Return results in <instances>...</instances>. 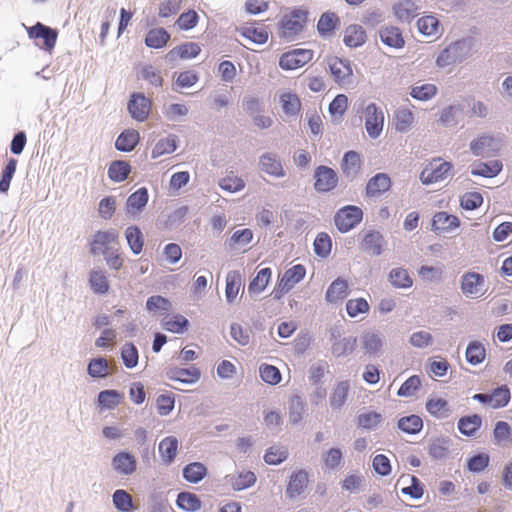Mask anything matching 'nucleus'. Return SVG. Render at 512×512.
<instances>
[{"label":"nucleus","instance_id":"f257e3e1","mask_svg":"<svg viewBox=\"0 0 512 512\" xmlns=\"http://www.w3.org/2000/svg\"><path fill=\"white\" fill-rule=\"evenodd\" d=\"M475 45L476 41L473 37H464L451 42L438 54L435 61L436 66L445 68L463 62L474 54L476 51Z\"/></svg>","mask_w":512,"mask_h":512},{"label":"nucleus","instance_id":"f03ea898","mask_svg":"<svg viewBox=\"0 0 512 512\" xmlns=\"http://www.w3.org/2000/svg\"><path fill=\"white\" fill-rule=\"evenodd\" d=\"M460 290L467 298H482L488 290L485 277L477 272H465L460 278Z\"/></svg>","mask_w":512,"mask_h":512},{"label":"nucleus","instance_id":"7ed1b4c3","mask_svg":"<svg viewBox=\"0 0 512 512\" xmlns=\"http://www.w3.org/2000/svg\"><path fill=\"white\" fill-rule=\"evenodd\" d=\"M501 146V139L490 134H482L473 139L469 144L470 151L474 156L484 158L497 155Z\"/></svg>","mask_w":512,"mask_h":512},{"label":"nucleus","instance_id":"20e7f679","mask_svg":"<svg viewBox=\"0 0 512 512\" xmlns=\"http://www.w3.org/2000/svg\"><path fill=\"white\" fill-rule=\"evenodd\" d=\"M363 219V211L355 205H346L340 208L335 216L334 223L341 233H347L355 228Z\"/></svg>","mask_w":512,"mask_h":512},{"label":"nucleus","instance_id":"39448f33","mask_svg":"<svg viewBox=\"0 0 512 512\" xmlns=\"http://www.w3.org/2000/svg\"><path fill=\"white\" fill-rule=\"evenodd\" d=\"M362 113L365 120V129L372 139H377L384 128V112L375 103H369L362 106Z\"/></svg>","mask_w":512,"mask_h":512},{"label":"nucleus","instance_id":"423d86ee","mask_svg":"<svg viewBox=\"0 0 512 512\" xmlns=\"http://www.w3.org/2000/svg\"><path fill=\"white\" fill-rule=\"evenodd\" d=\"M305 274L306 270L301 264L294 265L286 270L273 290L274 298L280 299L285 293L302 281Z\"/></svg>","mask_w":512,"mask_h":512},{"label":"nucleus","instance_id":"0eeeda50","mask_svg":"<svg viewBox=\"0 0 512 512\" xmlns=\"http://www.w3.org/2000/svg\"><path fill=\"white\" fill-rule=\"evenodd\" d=\"M28 36L35 40H42V43L36 42V45L49 53H51L56 45L58 32L49 26H46L40 22L28 29Z\"/></svg>","mask_w":512,"mask_h":512},{"label":"nucleus","instance_id":"6e6552de","mask_svg":"<svg viewBox=\"0 0 512 512\" xmlns=\"http://www.w3.org/2000/svg\"><path fill=\"white\" fill-rule=\"evenodd\" d=\"M452 169L450 162H442L434 159L420 174V180L424 185L437 183L446 179Z\"/></svg>","mask_w":512,"mask_h":512},{"label":"nucleus","instance_id":"1a4fd4ad","mask_svg":"<svg viewBox=\"0 0 512 512\" xmlns=\"http://www.w3.org/2000/svg\"><path fill=\"white\" fill-rule=\"evenodd\" d=\"M314 189L319 193H327L338 185V175L330 167L320 165L314 170Z\"/></svg>","mask_w":512,"mask_h":512},{"label":"nucleus","instance_id":"9d476101","mask_svg":"<svg viewBox=\"0 0 512 512\" xmlns=\"http://www.w3.org/2000/svg\"><path fill=\"white\" fill-rule=\"evenodd\" d=\"M307 12L304 10H294L286 15L281 22L282 36L292 39L299 34L306 23Z\"/></svg>","mask_w":512,"mask_h":512},{"label":"nucleus","instance_id":"9b49d317","mask_svg":"<svg viewBox=\"0 0 512 512\" xmlns=\"http://www.w3.org/2000/svg\"><path fill=\"white\" fill-rule=\"evenodd\" d=\"M313 58V51L309 49H294L283 53L279 66L283 70H294L307 64Z\"/></svg>","mask_w":512,"mask_h":512},{"label":"nucleus","instance_id":"f8f14e48","mask_svg":"<svg viewBox=\"0 0 512 512\" xmlns=\"http://www.w3.org/2000/svg\"><path fill=\"white\" fill-rule=\"evenodd\" d=\"M150 108L151 101L142 93H133L127 105L129 114L138 122H144L148 118Z\"/></svg>","mask_w":512,"mask_h":512},{"label":"nucleus","instance_id":"ddd939ff","mask_svg":"<svg viewBox=\"0 0 512 512\" xmlns=\"http://www.w3.org/2000/svg\"><path fill=\"white\" fill-rule=\"evenodd\" d=\"M421 9L418 0H400L392 7L394 16L401 23H410L420 14Z\"/></svg>","mask_w":512,"mask_h":512},{"label":"nucleus","instance_id":"4468645a","mask_svg":"<svg viewBox=\"0 0 512 512\" xmlns=\"http://www.w3.org/2000/svg\"><path fill=\"white\" fill-rule=\"evenodd\" d=\"M328 65L337 84L341 86L350 84L353 70L349 60L334 57L329 60Z\"/></svg>","mask_w":512,"mask_h":512},{"label":"nucleus","instance_id":"2eb2a0df","mask_svg":"<svg viewBox=\"0 0 512 512\" xmlns=\"http://www.w3.org/2000/svg\"><path fill=\"white\" fill-rule=\"evenodd\" d=\"M119 233L115 229H109L106 231H97L94 234L93 240L90 244V252L93 255H98L107 251V248H111L109 245L117 242Z\"/></svg>","mask_w":512,"mask_h":512},{"label":"nucleus","instance_id":"dca6fc26","mask_svg":"<svg viewBox=\"0 0 512 512\" xmlns=\"http://www.w3.org/2000/svg\"><path fill=\"white\" fill-rule=\"evenodd\" d=\"M259 167L261 171L275 178H282L286 175L281 160L275 153L262 154L259 158Z\"/></svg>","mask_w":512,"mask_h":512},{"label":"nucleus","instance_id":"f3484780","mask_svg":"<svg viewBox=\"0 0 512 512\" xmlns=\"http://www.w3.org/2000/svg\"><path fill=\"white\" fill-rule=\"evenodd\" d=\"M225 479L234 491L248 489L257 481L255 473L249 470L236 471L235 473L227 475Z\"/></svg>","mask_w":512,"mask_h":512},{"label":"nucleus","instance_id":"a211bd4d","mask_svg":"<svg viewBox=\"0 0 512 512\" xmlns=\"http://www.w3.org/2000/svg\"><path fill=\"white\" fill-rule=\"evenodd\" d=\"M432 230L436 233H449L460 226L457 216L440 211L432 218Z\"/></svg>","mask_w":512,"mask_h":512},{"label":"nucleus","instance_id":"6ab92c4d","mask_svg":"<svg viewBox=\"0 0 512 512\" xmlns=\"http://www.w3.org/2000/svg\"><path fill=\"white\" fill-rule=\"evenodd\" d=\"M379 37L381 42L394 49H401L405 45V40L401 30L393 25H386L380 28Z\"/></svg>","mask_w":512,"mask_h":512},{"label":"nucleus","instance_id":"aec40b11","mask_svg":"<svg viewBox=\"0 0 512 512\" xmlns=\"http://www.w3.org/2000/svg\"><path fill=\"white\" fill-rule=\"evenodd\" d=\"M166 375L168 379L179 381L184 384L196 383L201 377L200 370L195 366H191L189 368H169Z\"/></svg>","mask_w":512,"mask_h":512},{"label":"nucleus","instance_id":"412c9836","mask_svg":"<svg viewBox=\"0 0 512 512\" xmlns=\"http://www.w3.org/2000/svg\"><path fill=\"white\" fill-rule=\"evenodd\" d=\"M308 472L304 469H300L294 472L289 479L286 495L290 499H294L301 495L308 485Z\"/></svg>","mask_w":512,"mask_h":512},{"label":"nucleus","instance_id":"4be33fe9","mask_svg":"<svg viewBox=\"0 0 512 512\" xmlns=\"http://www.w3.org/2000/svg\"><path fill=\"white\" fill-rule=\"evenodd\" d=\"M391 179L386 173H377L369 179L366 185V195L376 197L387 192L391 188Z\"/></svg>","mask_w":512,"mask_h":512},{"label":"nucleus","instance_id":"5701e85b","mask_svg":"<svg viewBox=\"0 0 512 512\" xmlns=\"http://www.w3.org/2000/svg\"><path fill=\"white\" fill-rule=\"evenodd\" d=\"M361 164L360 155L355 151H348L344 154L342 159V172L347 179L352 181L358 176Z\"/></svg>","mask_w":512,"mask_h":512},{"label":"nucleus","instance_id":"b1692460","mask_svg":"<svg viewBox=\"0 0 512 512\" xmlns=\"http://www.w3.org/2000/svg\"><path fill=\"white\" fill-rule=\"evenodd\" d=\"M149 199L148 190L145 187L139 188L132 193L126 201V212L129 215H138L147 205Z\"/></svg>","mask_w":512,"mask_h":512},{"label":"nucleus","instance_id":"393cba45","mask_svg":"<svg viewBox=\"0 0 512 512\" xmlns=\"http://www.w3.org/2000/svg\"><path fill=\"white\" fill-rule=\"evenodd\" d=\"M114 470L122 475H131L136 470L135 457L128 452H119L112 459Z\"/></svg>","mask_w":512,"mask_h":512},{"label":"nucleus","instance_id":"a878e982","mask_svg":"<svg viewBox=\"0 0 512 512\" xmlns=\"http://www.w3.org/2000/svg\"><path fill=\"white\" fill-rule=\"evenodd\" d=\"M384 242L383 235L378 231L372 230L364 235L361 246L365 252L373 256H379L383 252Z\"/></svg>","mask_w":512,"mask_h":512},{"label":"nucleus","instance_id":"bb28decb","mask_svg":"<svg viewBox=\"0 0 512 512\" xmlns=\"http://www.w3.org/2000/svg\"><path fill=\"white\" fill-rule=\"evenodd\" d=\"M321 460L325 470L338 471L344 465L343 452L338 447H331L321 454Z\"/></svg>","mask_w":512,"mask_h":512},{"label":"nucleus","instance_id":"cd10ccee","mask_svg":"<svg viewBox=\"0 0 512 512\" xmlns=\"http://www.w3.org/2000/svg\"><path fill=\"white\" fill-rule=\"evenodd\" d=\"M361 341L366 353L370 355H379L382 353L385 340L380 333L371 331L365 332L361 337Z\"/></svg>","mask_w":512,"mask_h":512},{"label":"nucleus","instance_id":"c85d7f7f","mask_svg":"<svg viewBox=\"0 0 512 512\" xmlns=\"http://www.w3.org/2000/svg\"><path fill=\"white\" fill-rule=\"evenodd\" d=\"M366 39V32L360 25H349L344 31L343 42L348 47H360L366 42Z\"/></svg>","mask_w":512,"mask_h":512},{"label":"nucleus","instance_id":"c756f323","mask_svg":"<svg viewBox=\"0 0 512 512\" xmlns=\"http://www.w3.org/2000/svg\"><path fill=\"white\" fill-rule=\"evenodd\" d=\"M200 52L201 47L198 43L187 42L171 49L167 53V58L169 60H175L176 58L192 59L198 56Z\"/></svg>","mask_w":512,"mask_h":512},{"label":"nucleus","instance_id":"7c9ffc66","mask_svg":"<svg viewBox=\"0 0 512 512\" xmlns=\"http://www.w3.org/2000/svg\"><path fill=\"white\" fill-rule=\"evenodd\" d=\"M243 285L242 276L239 271H229L226 275L225 298L227 303L232 304Z\"/></svg>","mask_w":512,"mask_h":512},{"label":"nucleus","instance_id":"2f4dec72","mask_svg":"<svg viewBox=\"0 0 512 512\" xmlns=\"http://www.w3.org/2000/svg\"><path fill=\"white\" fill-rule=\"evenodd\" d=\"M349 390V381H340L335 385L329 397V403L333 410L341 409L344 406L349 395Z\"/></svg>","mask_w":512,"mask_h":512},{"label":"nucleus","instance_id":"473e14b6","mask_svg":"<svg viewBox=\"0 0 512 512\" xmlns=\"http://www.w3.org/2000/svg\"><path fill=\"white\" fill-rule=\"evenodd\" d=\"M178 147V137L170 134L165 138L159 139L151 151V158L157 159L165 154L173 153Z\"/></svg>","mask_w":512,"mask_h":512},{"label":"nucleus","instance_id":"72a5a7b5","mask_svg":"<svg viewBox=\"0 0 512 512\" xmlns=\"http://www.w3.org/2000/svg\"><path fill=\"white\" fill-rule=\"evenodd\" d=\"M348 296V283L342 278H337L328 287L325 293V300L329 303H336Z\"/></svg>","mask_w":512,"mask_h":512},{"label":"nucleus","instance_id":"f704fd0d","mask_svg":"<svg viewBox=\"0 0 512 512\" xmlns=\"http://www.w3.org/2000/svg\"><path fill=\"white\" fill-rule=\"evenodd\" d=\"M503 165L499 160H492L484 163L480 162L472 166L471 174L485 178H493L502 171Z\"/></svg>","mask_w":512,"mask_h":512},{"label":"nucleus","instance_id":"c9c22d12","mask_svg":"<svg viewBox=\"0 0 512 512\" xmlns=\"http://www.w3.org/2000/svg\"><path fill=\"white\" fill-rule=\"evenodd\" d=\"M306 410L307 405L305 401L299 395L292 396L288 403V417L290 423L293 425L300 423Z\"/></svg>","mask_w":512,"mask_h":512},{"label":"nucleus","instance_id":"e433bc0d","mask_svg":"<svg viewBox=\"0 0 512 512\" xmlns=\"http://www.w3.org/2000/svg\"><path fill=\"white\" fill-rule=\"evenodd\" d=\"M159 454L163 463L171 464L176 457L178 449V440L174 436H168L159 443Z\"/></svg>","mask_w":512,"mask_h":512},{"label":"nucleus","instance_id":"4c0bfd02","mask_svg":"<svg viewBox=\"0 0 512 512\" xmlns=\"http://www.w3.org/2000/svg\"><path fill=\"white\" fill-rule=\"evenodd\" d=\"M139 139V133L136 130H125L117 137L115 147L119 151L130 152L136 147Z\"/></svg>","mask_w":512,"mask_h":512},{"label":"nucleus","instance_id":"58836bf2","mask_svg":"<svg viewBox=\"0 0 512 512\" xmlns=\"http://www.w3.org/2000/svg\"><path fill=\"white\" fill-rule=\"evenodd\" d=\"M89 284L95 294L104 295L109 291L110 285L103 270L93 269L89 275Z\"/></svg>","mask_w":512,"mask_h":512},{"label":"nucleus","instance_id":"ea45409f","mask_svg":"<svg viewBox=\"0 0 512 512\" xmlns=\"http://www.w3.org/2000/svg\"><path fill=\"white\" fill-rule=\"evenodd\" d=\"M457 426L463 435L472 437L481 428L482 418L477 414L464 416L459 419Z\"/></svg>","mask_w":512,"mask_h":512},{"label":"nucleus","instance_id":"a19ab883","mask_svg":"<svg viewBox=\"0 0 512 512\" xmlns=\"http://www.w3.org/2000/svg\"><path fill=\"white\" fill-rule=\"evenodd\" d=\"M125 238L132 253L138 255L143 250L144 237L138 226H129L125 230Z\"/></svg>","mask_w":512,"mask_h":512},{"label":"nucleus","instance_id":"79ce46f5","mask_svg":"<svg viewBox=\"0 0 512 512\" xmlns=\"http://www.w3.org/2000/svg\"><path fill=\"white\" fill-rule=\"evenodd\" d=\"M176 504L179 509L185 512H197L202 506L198 496L190 492H180L177 496Z\"/></svg>","mask_w":512,"mask_h":512},{"label":"nucleus","instance_id":"37998d69","mask_svg":"<svg viewBox=\"0 0 512 512\" xmlns=\"http://www.w3.org/2000/svg\"><path fill=\"white\" fill-rule=\"evenodd\" d=\"M388 279L391 285L398 289H407L413 285L408 271L402 267L394 268L389 272Z\"/></svg>","mask_w":512,"mask_h":512},{"label":"nucleus","instance_id":"c03bdc74","mask_svg":"<svg viewBox=\"0 0 512 512\" xmlns=\"http://www.w3.org/2000/svg\"><path fill=\"white\" fill-rule=\"evenodd\" d=\"M280 103L286 115L296 116L301 109L299 97L292 92H283L280 94Z\"/></svg>","mask_w":512,"mask_h":512},{"label":"nucleus","instance_id":"a18cd8bd","mask_svg":"<svg viewBox=\"0 0 512 512\" xmlns=\"http://www.w3.org/2000/svg\"><path fill=\"white\" fill-rule=\"evenodd\" d=\"M170 39V34L164 28L151 29L145 38V44L154 49L164 47Z\"/></svg>","mask_w":512,"mask_h":512},{"label":"nucleus","instance_id":"49530a36","mask_svg":"<svg viewBox=\"0 0 512 512\" xmlns=\"http://www.w3.org/2000/svg\"><path fill=\"white\" fill-rule=\"evenodd\" d=\"M466 360L471 365H478L485 360L486 349L479 341H471L465 352Z\"/></svg>","mask_w":512,"mask_h":512},{"label":"nucleus","instance_id":"de8ad7c7","mask_svg":"<svg viewBox=\"0 0 512 512\" xmlns=\"http://www.w3.org/2000/svg\"><path fill=\"white\" fill-rule=\"evenodd\" d=\"M356 337L349 336L335 339L331 346V352L336 357L352 353L356 347Z\"/></svg>","mask_w":512,"mask_h":512},{"label":"nucleus","instance_id":"09e8293b","mask_svg":"<svg viewBox=\"0 0 512 512\" xmlns=\"http://www.w3.org/2000/svg\"><path fill=\"white\" fill-rule=\"evenodd\" d=\"M440 22L433 15L421 17L417 21L418 31L427 37L436 36L439 34Z\"/></svg>","mask_w":512,"mask_h":512},{"label":"nucleus","instance_id":"8fccbe9b","mask_svg":"<svg viewBox=\"0 0 512 512\" xmlns=\"http://www.w3.org/2000/svg\"><path fill=\"white\" fill-rule=\"evenodd\" d=\"M207 474V468L200 462H193L186 465L183 469V477L190 483L200 482Z\"/></svg>","mask_w":512,"mask_h":512},{"label":"nucleus","instance_id":"3c124183","mask_svg":"<svg viewBox=\"0 0 512 512\" xmlns=\"http://www.w3.org/2000/svg\"><path fill=\"white\" fill-rule=\"evenodd\" d=\"M463 112L462 104H452L441 110L439 115V122L443 126H452L457 123L459 116Z\"/></svg>","mask_w":512,"mask_h":512},{"label":"nucleus","instance_id":"603ef678","mask_svg":"<svg viewBox=\"0 0 512 512\" xmlns=\"http://www.w3.org/2000/svg\"><path fill=\"white\" fill-rule=\"evenodd\" d=\"M426 409L431 415L440 419L447 418L451 412L448 402L442 398H430L426 402Z\"/></svg>","mask_w":512,"mask_h":512},{"label":"nucleus","instance_id":"864d4df0","mask_svg":"<svg viewBox=\"0 0 512 512\" xmlns=\"http://www.w3.org/2000/svg\"><path fill=\"white\" fill-rule=\"evenodd\" d=\"M338 22V17L335 13L326 12L321 15L318 23L317 30L321 37L326 38L332 35L336 23Z\"/></svg>","mask_w":512,"mask_h":512},{"label":"nucleus","instance_id":"5fc2aeb1","mask_svg":"<svg viewBox=\"0 0 512 512\" xmlns=\"http://www.w3.org/2000/svg\"><path fill=\"white\" fill-rule=\"evenodd\" d=\"M271 275L272 271L270 268H263L258 271L257 275L250 282L248 291L254 294L263 292L270 281Z\"/></svg>","mask_w":512,"mask_h":512},{"label":"nucleus","instance_id":"6e6d98bb","mask_svg":"<svg viewBox=\"0 0 512 512\" xmlns=\"http://www.w3.org/2000/svg\"><path fill=\"white\" fill-rule=\"evenodd\" d=\"M189 321L182 315L177 314L172 317H166L162 320V326L166 331L182 334L187 329Z\"/></svg>","mask_w":512,"mask_h":512},{"label":"nucleus","instance_id":"4d7b16f0","mask_svg":"<svg viewBox=\"0 0 512 512\" xmlns=\"http://www.w3.org/2000/svg\"><path fill=\"white\" fill-rule=\"evenodd\" d=\"M114 507L121 512H131L133 510V499L124 489H117L112 495Z\"/></svg>","mask_w":512,"mask_h":512},{"label":"nucleus","instance_id":"13d9d810","mask_svg":"<svg viewBox=\"0 0 512 512\" xmlns=\"http://www.w3.org/2000/svg\"><path fill=\"white\" fill-rule=\"evenodd\" d=\"M395 129L398 132L405 133L410 130L414 115L408 108H399L395 112Z\"/></svg>","mask_w":512,"mask_h":512},{"label":"nucleus","instance_id":"bf43d9fd","mask_svg":"<svg viewBox=\"0 0 512 512\" xmlns=\"http://www.w3.org/2000/svg\"><path fill=\"white\" fill-rule=\"evenodd\" d=\"M131 171L130 165L125 161H113L108 168V176L114 182H122L127 179Z\"/></svg>","mask_w":512,"mask_h":512},{"label":"nucleus","instance_id":"052dcab7","mask_svg":"<svg viewBox=\"0 0 512 512\" xmlns=\"http://www.w3.org/2000/svg\"><path fill=\"white\" fill-rule=\"evenodd\" d=\"M398 428L407 434H417L423 428V421L417 415L405 416L398 420Z\"/></svg>","mask_w":512,"mask_h":512},{"label":"nucleus","instance_id":"680f3d73","mask_svg":"<svg viewBox=\"0 0 512 512\" xmlns=\"http://www.w3.org/2000/svg\"><path fill=\"white\" fill-rule=\"evenodd\" d=\"M87 372L92 378H105L109 375V365L105 358H93L88 363Z\"/></svg>","mask_w":512,"mask_h":512},{"label":"nucleus","instance_id":"e2e57ef3","mask_svg":"<svg viewBox=\"0 0 512 512\" xmlns=\"http://www.w3.org/2000/svg\"><path fill=\"white\" fill-rule=\"evenodd\" d=\"M314 252L321 258H327L331 253L332 241L327 233H318L314 243Z\"/></svg>","mask_w":512,"mask_h":512},{"label":"nucleus","instance_id":"0e129e2a","mask_svg":"<svg viewBox=\"0 0 512 512\" xmlns=\"http://www.w3.org/2000/svg\"><path fill=\"white\" fill-rule=\"evenodd\" d=\"M241 35L256 44H264L268 40V32L264 27H244Z\"/></svg>","mask_w":512,"mask_h":512},{"label":"nucleus","instance_id":"69168bd1","mask_svg":"<svg viewBox=\"0 0 512 512\" xmlns=\"http://www.w3.org/2000/svg\"><path fill=\"white\" fill-rule=\"evenodd\" d=\"M434 342L432 334L426 330H419L413 332L409 337V343L411 346L418 349H425L431 346Z\"/></svg>","mask_w":512,"mask_h":512},{"label":"nucleus","instance_id":"338daca9","mask_svg":"<svg viewBox=\"0 0 512 512\" xmlns=\"http://www.w3.org/2000/svg\"><path fill=\"white\" fill-rule=\"evenodd\" d=\"M121 400V394L116 390H103L98 394V404L105 409L115 408Z\"/></svg>","mask_w":512,"mask_h":512},{"label":"nucleus","instance_id":"774afa93","mask_svg":"<svg viewBox=\"0 0 512 512\" xmlns=\"http://www.w3.org/2000/svg\"><path fill=\"white\" fill-rule=\"evenodd\" d=\"M491 408L505 407L511 398L510 390L506 385L496 388L491 394Z\"/></svg>","mask_w":512,"mask_h":512}]
</instances>
